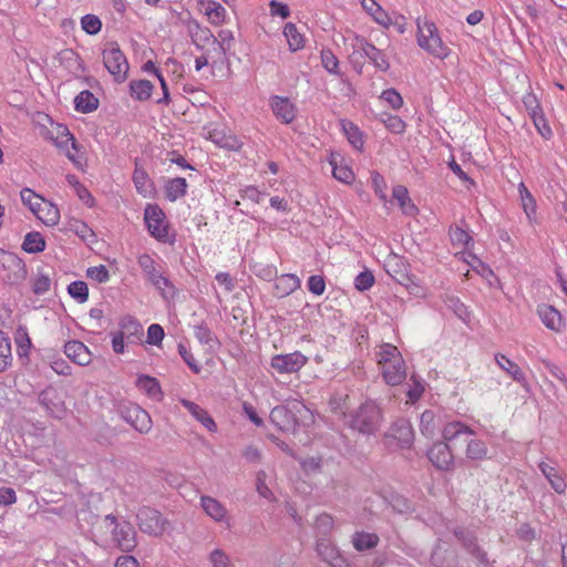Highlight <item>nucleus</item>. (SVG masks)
<instances>
[{
	"label": "nucleus",
	"instance_id": "obj_1",
	"mask_svg": "<svg viewBox=\"0 0 567 567\" xmlns=\"http://www.w3.org/2000/svg\"><path fill=\"white\" fill-rule=\"evenodd\" d=\"M375 358L386 384L396 386L405 380V361L395 346L391 343L380 344L375 349Z\"/></svg>",
	"mask_w": 567,
	"mask_h": 567
},
{
	"label": "nucleus",
	"instance_id": "obj_2",
	"mask_svg": "<svg viewBox=\"0 0 567 567\" xmlns=\"http://www.w3.org/2000/svg\"><path fill=\"white\" fill-rule=\"evenodd\" d=\"M193 43L203 51L195 60L196 71L207 65H217L225 56V50L208 28L196 27L192 32Z\"/></svg>",
	"mask_w": 567,
	"mask_h": 567
},
{
	"label": "nucleus",
	"instance_id": "obj_3",
	"mask_svg": "<svg viewBox=\"0 0 567 567\" xmlns=\"http://www.w3.org/2000/svg\"><path fill=\"white\" fill-rule=\"evenodd\" d=\"M20 198L34 217L45 226L54 227L59 224L61 218L60 210L52 202L28 187L21 189Z\"/></svg>",
	"mask_w": 567,
	"mask_h": 567
},
{
	"label": "nucleus",
	"instance_id": "obj_4",
	"mask_svg": "<svg viewBox=\"0 0 567 567\" xmlns=\"http://www.w3.org/2000/svg\"><path fill=\"white\" fill-rule=\"evenodd\" d=\"M416 27V41L422 50L441 60L450 55L451 50L444 44L434 22L417 18Z\"/></svg>",
	"mask_w": 567,
	"mask_h": 567
},
{
	"label": "nucleus",
	"instance_id": "obj_5",
	"mask_svg": "<svg viewBox=\"0 0 567 567\" xmlns=\"http://www.w3.org/2000/svg\"><path fill=\"white\" fill-rule=\"evenodd\" d=\"M47 137L63 153L76 167L82 168L85 158L74 136L62 124H52L47 131Z\"/></svg>",
	"mask_w": 567,
	"mask_h": 567
},
{
	"label": "nucleus",
	"instance_id": "obj_6",
	"mask_svg": "<svg viewBox=\"0 0 567 567\" xmlns=\"http://www.w3.org/2000/svg\"><path fill=\"white\" fill-rule=\"evenodd\" d=\"M382 421L381 409L371 400H367L360 405L358 411L351 415L349 424L352 429L361 433H373Z\"/></svg>",
	"mask_w": 567,
	"mask_h": 567
},
{
	"label": "nucleus",
	"instance_id": "obj_7",
	"mask_svg": "<svg viewBox=\"0 0 567 567\" xmlns=\"http://www.w3.org/2000/svg\"><path fill=\"white\" fill-rule=\"evenodd\" d=\"M27 277L25 262L16 254L0 248V281L18 285Z\"/></svg>",
	"mask_w": 567,
	"mask_h": 567
},
{
	"label": "nucleus",
	"instance_id": "obj_8",
	"mask_svg": "<svg viewBox=\"0 0 567 567\" xmlns=\"http://www.w3.org/2000/svg\"><path fill=\"white\" fill-rule=\"evenodd\" d=\"M103 63L109 73L118 83L123 82L127 78L130 65L123 51L120 49L116 42H110L105 44L103 52Z\"/></svg>",
	"mask_w": 567,
	"mask_h": 567
},
{
	"label": "nucleus",
	"instance_id": "obj_9",
	"mask_svg": "<svg viewBox=\"0 0 567 567\" xmlns=\"http://www.w3.org/2000/svg\"><path fill=\"white\" fill-rule=\"evenodd\" d=\"M144 221L152 237L163 243L168 241L169 224L165 213L158 205H146L144 209Z\"/></svg>",
	"mask_w": 567,
	"mask_h": 567
},
{
	"label": "nucleus",
	"instance_id": "obj_10",
	"mask_svg": "<svg viewBox=\"0 0 567 567\" xmlns=\"http://www.w3.org/2000/svg\"><path fill=\"white\" fill-rule=\"evenodd\" d=\"M105 522H110L112 529V546L116 547L122 551H132L136 545V532L134 527L127 523H116V518L113 515H107Z\"/></svg>",
	"mask_w": 567,
	"mask_h": 567
},
{
	"label": "nucleus",
	"instance_id": "obj_11",
	"mask_svg": "<svg viewBox=\"0 0 567 567\" xmlns=\"http://www.w3.org/2000/svg\"><path fill=\"white\" fill-rule=\"evenodd\" d=\"M308 413V409L300 403H295L291 408L278 405L271 410L269 419L279 430L289 432L296 430L298 423L296 414L306 416Z\"/></svg>",
	"mask_w": 567,
	"mask_h": 567
},
{
	"label": "nucleus",
	"instance_id": "obj_12",
	"mask_svg": "<svg viewBox=\"0 0 567 567\" xmlns=\"http://www.w3.org/2000/svg\"><path fill=\"white\" fill-rule=\"evenodd\" d=\"M136 517L140 529L151 536L163 535L168 526V522L162 516V514L151 507L141 508Z\"/></svg>",
	"mask_w": 567,
	"mask_h": 567
},
{
	"label": "nucleus",
	"instance_id": "obj_13",
	"mask_svg": "<svg viewBox=\"0 0 567 567\" xmlns=\"http://www.w3.org/2000/svg\"><path fill=\"white\" fill-rule=\"evenodd\" d=\"M308 358L299 351L287 354H276L271 358L270 365L278 373H293L302 369Z\"/></svg>",
	"mask_w": 567,
	"mask_h": 567
},
{
	"label": "nucleus",
	"instance_id": "obj_14",
	"mask_svg": "<svg viewBox=\"0 0 567 567\" xmlns=\"http://www.w3.org/2000/svg\"><path fill=\"white\" fill-rule=\"evenodd\" d=\"M430 462L439 470L450 471L454 465V455L445 442H435L427 452Z\"/></svg>",
	"mask_w": 567,
	"mask_h": 567
},
{
	"label": "nucleus",
	"instance_id": "obj_15",
	"mask_svg": "<svg viewBox=\"0 0 567 567\" xmlns=\"http://www.w3.org/2000/svg\"><path fill=\"white\" fill-rule=\"evenodd\" d=\"M123 416L140 433H147L152 429V419L148 412L136 404L127 406Z\"/></svg>",
	"mask_w": 567,
	"mask_h": 567
},
{
	"label": "nucleus",
	"instance_id": "obj_16",
	"mask_svg": "<svg viewBox=\"0 0 567 567\" xmlns=\"http://www.w3.org/2000/svg\"><path fill=\"white\" fill-rule=\"evenodd\" d=\"M537 315L542 320L543 324L556 332L559 333L565 328V321L561 313L553 306L547 303H542L537 307Z\"/></svg>",
	"mask_w": 567,
	"mask_h": 567
},
{
	"label": "nucleus",
	"instance_id": "obj_17",
	"mask_svg": "<svg viewBox=\"0 0 567 567\" xmlns=\"http://www.w3.org/2000/svg\"><path fill=\"white\" fill-rule=\"evenodd\" d=\"M328 162L332 167V175L337 181L343 184H351L354 181L352 168L340 153L331 152Z\"/></svg>",
	"mask_w": 567,
	"mask_h": 567
},
{
	"label": "nucleus",
	"instance_id": "obj_18",
	"mask_svg": "<svg viewBox=\"0 0 567 567\" xmlns=\"http://www.w3.org/2000/svg\"><path fill=\"white\" fill-rule=\"evenodd\" d=\"M270 107L275 116L285 124H289L296 118V105L288 97H271Z\"/></svg>",
	"mask_w": 567,
	"mask_h": 567
},
{
	"label": "nucleus",
	"instance_id": "obj_19",
	"mask_svg": "<svg viewBox=\"0 0 567 567\" xmlns=\"http://www.w3.org/2000/svg\"><path fill=\"white\" fill-rule=\"evenodd\" d=\"M386 436L396 440L400 447H410L414 441V431L409 421L399 420L392 424Z\"/></svg>",
	"mask_w": 567,
	"mask_h": 567
},
{
	"label": "nucleus",
	"instance_id": "obj_20",
	"mask_svg": "<svg viewBox=\"0 0 567 567\" xmlns=\"http://www.w3.org/2000/svg\"><path fill=\"white\" fill-rule=\"evenodd\" d=\"M64 353L66 357L79 365H89L92 361V353L89 348L81 341L72 340L65 343Z\"/></svg>",
	"mask_w": 567,
	"mask_h": 567
},
{
	"label": "nucleus",
	"instance_id": "obj_21",
	"mask_svg": "<svg viewBox=\"0 0 567 567\" xmlns=\"http://www.w3.org/2000/svg\"><path fill=\"white\" fill-rule=\"evenodd\" d=\"M540 472L546 477L550 487L559 495H564L567 492V482L563 473L555 466L548 463L542 462L538 465Z\"/></svg>",
	"mask_w": 567,
	"mask_h": 567
},
{
	"label": "nucleus",
	"instance_id": "obj_22",
	"mask_svg": "<svg viewBox=\"0 0 567 567\" xmlns=\"http://www.w3.org/2000/svg\"><path fill=\"white\" fill-rule=\"evenodd\" d=\"M208 138L217 146L229 151H239L243 145L236 135L224 128L216 127L210 130L208 132Z\"/></svg>",
	"mask_w": 567,
	"mask_h": 567
},
{
	"label": "nucleus",
	"instance_id": "obj_23",
	"mask_svg": "<svg viewBox=\"0 0 567 567\" xmlns=\"http://www.w3.org/2000/svg\"><path fill=\"white\" fill-rule=\"evenodd\" d=\"M357 41L365 56L369 58L375 68L383 72H386L390 69V62L381 50L377 49L373 44L369 43L363 38H358Z\"/></svg>",
	"mask_w": 567,
	"mask_h": 567
},
{
	"label": "nucleus",
	"instance_id": "obj_24",
	"mask_svg": "<svg viewBox=\"0 0 567 567\" xmlns=\"http://www.w3.org/2000/svg\"><path fill=\"white\" fill-rule=\"evenodd\" d=\"M199 10L212 24L220 25L225 22L226 9L217 1L200 0Z\"/></svg>",
	"mask_w": 567,
	"mask_h": 567
},
{
	"label": "nucleus",
	"instance_id": "obj_25",
	"mask_svg": "<svg viewBox=\"0 0 567 567\" xmlns=\"http://www.w3.org/2000/svg\"><path fill=\"white\" fill-rule=\"evenodd\" d=\"M200 504L205 513L217 523L228 524V512L226 507L216 498L202 496Z\"/></svg>",
	"mask_w": 567,
	"mask_h": 567
},
{
	"label": "nucleus",
	"instance_id": "obj_26",
	"mask_svg": "<svg viewBox=\"0 0 567 567\" xmlns=\"http://www.w3.org/2000/svg\"><path fill=\"white\" fill-rule=\"evenodd\" d=\"M518 194L520 199L522 208L530 224L537 223V204L536 199L527 188V186L520 182L518 184Z\"/></svg>",
	"mask_w": 567,
	"mask_h": 567
},
{
	"label": "nucleus",
	"instance_id": "obj_27",
	"mask_svg": "<svg viewBox=\"0 0 567 567\" xmlns=\"http://www.w3.org/2000/svg\"><path fill=\"white\" fill-rule=\"evenodd\" d=\"M133 183L138 194L144 198H152L155 195V186L146 171L142 167H135L133 173Z\"/></svg>",
	"mask_w": 567,
	"mask_h": 567
},
{
	"label": "nucleus",
	"instance_id": "obj_28",
	"mask_svg": "<svg viewBox=\"0 0 567 567\" xmlns=\"http://www.w3.org/2000/svg\"><path fill=\"white\" fill-rule=\"evenodd\" d=\"M475 432L461 421L447 422L442 429L443 442L450 443L463 435H474Z\"/></svg>",
	"mask_w": 567,
	"mask_h": 567
},
{
	"label": "nucleus",
	"instance_id": "obj_29",
	"mask_svg": "<svg viewBox=\"0 0 567 567\" xmlns=\"http://www.w3.org/2000/svg\"><path fill=\"white\" fill-rule=\"evenodd\" d=\"M363 10L380 25L388 28L391 18L375 0H360Z\"/></svg>",
	"mask_w": 567,
	"mask_h": 567
},
{
	"label": "nucleus",
	"instance_id": "obj_30",
	"mask_svg": "<svg viewBox=\"0 0 567 567\" xmlns=\"http://www.w3.org/2000/svg\"><path fill=\"white\" fill-rule=\"evenodd\" d=\"M137 389L155 401H161L163 392L156 378L140 375L136 380Z\"/></svg>",
	"mask_w": 567,
	"mask_h": 567
},
{
	"label": "nucleus",
	"instance_id": "obj_31",
	"mask_svg": "<svg viewBox=\"0 0 567 567\" xmlns=\"http://www.w3.org/2000/svg\"><path fill=\"white\" fill-rule=\"evenodd\" d=\"M393 198L398 202L403 214L413 216L416 215L419 209L411 200L409 190L403 185H396L392 189Z\"/></svg>",
	"mask_w": 567,
	"mask_h": 567
},
{
	"label": "nucleus",
	"instance_id": "obj_32",
	"mask_svg": "<svg viewBox=\"0 0 567 567\" xmlns=\"http://www.w3.org/2000/svg\"><path fill=\"white\" fill-rule=\"evenodd\" d=\"M118 334H123L127 341H133L134 339L140 340L144 333L142 324L134 318L127 316L124 317L120 323Z\"/></svg>",
	"mask_w": 567,
	"mask_h": 567
},
{
	"label": "nucleus",
	"instance_id": "obj_33",
	"mask_svg": "<svg viewBox=\"0 0 567 567\" xmlns=\"http://www.w3.org/2000/svg\"><path fill=\"white\" fill-rule=\"evenodd\" d=\"M300 279L292 274L281 275L275 284L276 296L285 297L300 288Z\"/></svg>",
	"mask_w": 567,
	"mask_h": 567
},
{
	"label": "nucleus",
	"instance_id": "obj_34",
	"mask_svg": "<svg viewBox=\"0 0 567 567\" xmlns=\"http://www.w3.org/2000/svg\"><path fill=\"white\" fill-rule=\"evenodd\" d=\"M154 85L148 80H134L130 83V95L133 100L144 102L151 99Z\"/></svg>",
	"mask_w": 567,
	"mask_h": 567
},
{
	"label": "nucleus",
	"instance_id": "obj_35",
	"mask_svg": "<svg viewBox=\"0 0 567 567\" xmlns=\"http://www.w3.org/2000/svg\"><path fill=\"white\" fill-rule=\"evenodd\" d=\"M340 126L348 138L349 143L355 148V150H362L364 145L363 135L360 131V128L353 124L351 121L348 120H341Z\"/></svg>",
	"mask_w": 567,
	"mask_h": 567
},
{
	"label": "nucleus",
	"instance_id": "obj_36",
	"mask_svg": "<svg viewBox=\"0 0 567 567\" xmlns=\"http://www.w3.org/2000/svg\"><path fill=\"white\" fill-rule=\"evenodd\" d=\"M284 34L290 51L296 52L305 48L306 39L296 24L291 22L287 23L284 28Z\"/></svg>",
	"mask_w": 567,
	"mask_h": 567
},
{
	"label": "nucleus",
	"instance_id": "obj_37",
	"mask_svg": "<svg viewBox=\"0 0 567 567\" xmlns=\"http://www.w3.org/2000/svg\"><path fill=\"white\" fill-rule=\"evenodd\" d=\"M187 182L183 177L169 179L165 185V196L168 200L175 202L186 195Z\"/></svg>",
	"mask_w": 567,
	"mask_h": 567
},
{
	"label": "nucleus",
	"instance_id": "obj_38",
	"mask_svg": "<svg viewBox=\"0 0 567 567\" xmlns=\"http://www.w3.org/2000/svg\"><path fill=\"white\" fill-rule=\"evenodd\" d=\"M495 361L497 365L507 374H509L515 381L523 382L525 380V375L518 364L508 359L506 355L496 353Z\"/></svg>",
	"mask_w": 567,
	"mask_h": 567
},
{
	"label": "nucleus",
	"instance_id": "obj_39",
	"mask_svg": "<svg viewBox=\"0 0 567 567\" xmlns=\"http://www.w3.org/2000/svg\"><path fill=\"white\" fill-rule=\"evenodd\" d=\"M47 247L44 237L39 231H30L24 236L22 249L28 254L42 252Z\"/></svg>",
	"mask_w": 567,
	"mask_h": 567
},
{
	"label": "nucleus",
	"instance_id": "obj_40",
	"mask_svg": "<svg viewBox=\"0 0 567 567\" xmlns=\"http://www.w3.org/2000/svg\"><path fill=\"white\" fill-rule=\"evenodd\" d=\"M379 544V536L374 533L355 532L352 536V545L358 551L374 548Z\"/></svg>",
	"mask_w": 567,
	"mask_h": 567
},
{
	"label": "nucleus",
	"instance_id": "obj_41",
	"mask_svg": "<svg viewBox=\"0 0 567 567\" xmlns=\"http://www.w3.org/2000/svg\"><path fill=\"white\" fill-rule=\"evenodd\" d=\"M488 447L486 443L478 439H471L465 449V456L472 461H483L487 458Z\"/></svg>",
	"mask_w": 567,
	"mask_h": 567
},
{
	"label": "nucleus",
	"instance_id": "obj_42",
	"mask_svg": "<svg viewBox=\"0 0 567 567\" xmlns=\"http://www.w3.org/2000/svg\"><path fill=\"white\" fill-rule=\"evenodd\" d=\"M74 102L75 110L82 113H90L99 107V99L87 90L80 92Z\"/></svg>",
	"mask_w": 567,
	"mask_h": 567
},
{
	"label": "nucleus",
	"instance_id": "obj_43",
	"mask_svg": "<svg viewBox=\"0 0 567 567\" xmlns=\"http://www.w3.org/2000/svg\"><path fill=\"white\" fill-rule=\"evenodd\" d=\"M12 362L10 339L0 331V372L6 371Z\"/></svg>",
	"mask_w": 567,
	"mask_h": 567
},
{
	"label": "nucleus",
	"instance_id": "obj_44",
	"mask_svg": "<svg viewBox=\"0 0 567 567\" xmlns=\"http://www.w3.org/2000/svg\"><path fill=\"white\" fill-rule=\"evenodd\" d=\"M137 262L150 282H153L162 274L157 270L155 260L147 254L141 255Z\"/></svg>",
	"mask_w": 567,
	"mask_h": 567
},
{
	"label": "nucleus",
	"instance_id": "obj_45",
	"mask_svg": "<svg viewBox=\"0 0 567 567\" xmlns=\"http://www.w3.org/2000/svg\"><path fill=\"white\" fill-rule=\"evenodd\" d=\"M450 238L453 246L460 247L462 249H467L471 245H473L471 235L458 226L452 227L450 229Z\"/></svg>",
	"mask_w": 567,
	"mask_h": 567
},
{
	"label": "nucleus",
	"instance_id": "obj_46",
	"mask_svg": "<svg viewBox=\"0 0 567 567\" xmlns=\"http://www.w3.org/2000/svg\"><path fill=\"white\" fill-rule=\"evenodd\" d=\"M381 121L393 134H403L406 130V123L398 115L384 113L381 115Z\"/></svg>",
	"mask_w": 567,
	"mask_h": 567
},
{
	"label": "nucleus",
	"instance_id": "obj_47",
	"mask_svg": "<svg viewBox=\"0 0 567 567\" xmlns=\"http://www.w3.org/2000/svg\"><path fill=\"white\" fill-rule=\"evenodd\" d=\"M433 411L426 410L421 414L420 430L424 436L433 437L436 431V420Z\"/></svg>",
	"mask_w": 567,
	"mask_h": 567
},
{
	"label": "nucleus",
	"instance_id": "obj_48",
	"mask_svg": "<svg viewBox=\"0 0 567 567\" xmlns=\"http://www.w3.org/2000/svg\"><path fill=\"white\" fill-rule=\"evenodd\" d=\"M154 287L159 291L161 296L166 299H174L176 296V288L169 281L168 278L164 277L162 274L156 277V279L152 282Z\"/></svg>",
	"mask_w": 567,
	"mask_h": 567
},
{
	"label": "nucleus",
	"instance_id": "obj_49",
	"mask_svg": "<svg viewBox=\"0 0 567 567\" xmlns=\"http://www.w3.org/2000/svg\"><path fill=\"white\" fill-rule=\"evenodd\" d=\"M68 291L72 298L83 303L89 298V288L84 281H73L69 285Z\"/></svg>",
	"mask_w": 567,
	"mask_h": 567
},
{
	"label": "nucleus",
	"instance_id": "obj_50",
	"mask_svg": "<svg viewBox=\"0 0 567 567\" xmlns=\"http://www.w3.org/2000/svg\"><path fill=\"white\" fill-rule=\"evenodd\" d=\"M81 27L87 34H97L102 29V22L95 14H86L81 19Z\"/></svg>",
	"mask_w": 567,
	"mask_h": 567
},
{
	"label": "nucleus",
	"instance_id": "obj_51",
	"mask_svg": "<svg viewBox=\"0 0 567 567\" xmlns=\"http://www.w3.org/2000/svg\"><path fill=\"white\" fill-rule=\"evenodd\" d=\"M523 103L528 114L533 117L535 124L537 125V115L540 113V105L536 95L532 92L526 93L523 96Z\"/></svg>",
	"mask_w": 567,
	"mask_h": 567
},
{
	"label": "nucleus",
	"instance_id": "obj_52",
	"mask_svg": "<svg viewBox=\"0 0 567 567\" xmlns=\"http://www.w3.org/2000/svg\"><path fill=\"white\" fill-rule=\"evenodd\" d=\"M380 97L394 110L403 106V97L395 89L384 90Z\"/></svg>",
	"mask_w": 567,
	"mask_h": 567
},
{
	"label": "nucleus",
	"instance_id": "obj_53",
	"mask_svg": "<svg viewBox=\"0 0 567 567\" xmlns=\"http://www.w3.org/2000/svg\"><path fill=\"white\" fill-rule=\"evenodd\" d=\"M51 279L45 274H38L32 280V290L35 295H43L50 290Z\"/></svg>",
	"mask_w": 567,
	"mask_h": 567
},
{
	"label": "nucleus",
	"instance_id": "obj_54",
	"mask_svg": "<svg viewBox=\"0 0 567 567\" xmlns=\"http://www.w3.org/2000/svg\"><path fill=\"white\" fill-rule=\"evenodd\" d=\"M322 66L332 74H338L339 61L331 50L321 51Z\"/></svg>",
	"mask_w": 567,
	"mask_h": 567
},
{
	"label": "nucleus",
	"instance_id": "obj_55",
	"mask_svg": "<svg viewBox=\"0 0 567 567\" xmlns=\"http://www.w3.org/2000/svg\"><path fill=\"white\" fill-rule=\"evenodd\" d=\"M374 276L371 271H362L354 279V287L359 291L369 290L374 285Z\"/></svg>",
	"mask_w": 567,
	"mask_h": 567
},
{
	"label": "nucleus",
	"instance_id": "obj_56",
	"mask_svg": "<svg viewBox=\"0 0 567 567\" xmlns=\"http://www.w3.org/2000/svg\"><path fill=\"white\" fill-rule=\"evenodd\" d=\"M372 186L377 196L385 202L386 199V183L381 174L373 172L371 175Z\"/></svg>",
	"mask_w": 567,
	"mask_h": 567
},
{
	"label": "nucleus",
	"instance_id": "obj_57",
	"mask_svg": "<svg viewBox=\"0 0 567 567\" xmlns=\"http://www.w3.org/2000/svg\"><path fill=\"white\" fill-rule=\"evenodd\" d=\"M86 275L89 278L100 284L106 282L110 279L109 270L104 265L90 267L86 271Z\"/></svg>",
	"mask_w": 567,
	"mask_h": 567
},
{
	"label": "nucleus",
	"instance_id": "obj_58",
	"mask_svg": "<svg viewBox=\"0 0 567 567\" xmlns=\"http://www.w3.org/2000/svg\"><path fill=\"white\" fill-rule=\"evenodd\" d=\"M308 289L316 296H321L326 290V282L322 276L313 275L308 279Z\"/></svg>",
	"mask_w": 567,
	"mask_h": 567
},
{
	"label": "nucleus",
	"instance_id": "obj_59",
	"mask_svg": "<svg viewBox=\"0 0 567 567\" xmlns=\"http://www.w3.org/2000/svg\"><path fill=\"white\" fill-rule=\"evenodd\" d=\"M14 341L17 343L18 349H22L28 351L31 347V340L28 334V330L24 327H18L14 332Z\"/></svg>",
	"mask_w": 567,
	"mask_h": 567
},
{
	"label": "nucleus",
	"instance_id": "obj_60",
	"mask_svg": "<svg viewBox=\"0 0 567 567\" xmlns=\"http://www.w3.org/2000/svg\"><path fill=\"white\" fill-rule=\"evenodd\" d=\"M178 352L194 373L200 372V365L196 362L189 349L184 344H178Z\"/></svg>",
	"mask_w": 567,
	"mask_h": 567
},
{
	"label": "nucleus",
	"instance_id": "obj_61",
	"mask_svg": "<svg viewBox=\"0 0 567 567\" xmlns=\"http://www.w3.org/2000/svg\"><path fill=\"white\" fill-rule=\"evenodd\" d=\"M194 333L200 343L210 344L215 341L213 332L204 324L196 326Z\"/></svg>",
	"mask_w": 567,
	"mask_h": 567
},
{
	"label": "nucleus",
	"instance_id": "obj_62",
	"mask_svg": "<svg viewBox=\"0 0 567 567\" xmlns=\"http://www.w3.org/2000/svg\"><path fill=\"white\" fill-rule=\"evenodd\" d=\"M50 367L55 373L60 375H70L72 373V368L62 358H53L50 361Z\"/></svg>",
	"mask_w": 567,
	"mask_h": 567
},
{
	"label": "nucleus",
	"instance_id": "obj_63",
	"mask_svg": "<svg viewBox=\"0 0 567 567\" xmlns=\"http://www.w3.org/2000/svg\"><path fill=\"white\" fill-rule=\"evenodd\" d=\"M164 338V330L163 328L157 324L153 323L147 329V342L150 344H158Z\"/></svg>",
	"mask_w": 567,
	"mask_h": 567
},
{
	"label": "nucleus",
	"instance_id": "obj_64",
	"mask_svg": "<svg viewBox=\"0 0 567 567\" xmlns=\"http://www.w3.org/2000/svg\"><path fill=\"white\" fill-rule=\"evenodd\" d=\"M209 559L214 567H228L229 565V557L220 549L213 550Z\"/></svg>",
	"mask_w": 567,
	"mask_h": 567
}]
</instances>
